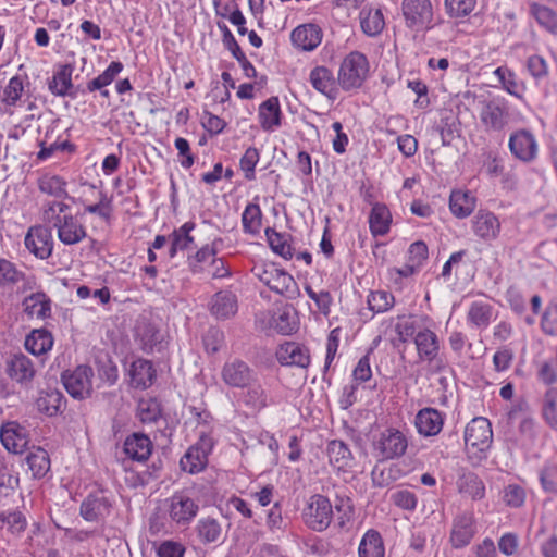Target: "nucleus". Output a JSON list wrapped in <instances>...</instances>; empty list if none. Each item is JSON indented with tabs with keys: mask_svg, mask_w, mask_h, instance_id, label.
Returning <instances> with one entry per match:
<instances>
[{
	"mask_svg": "<svg viewBox=\"0 0 557 557\" xmlns=\"http://www.w3.org/2000/svg\"><path fill=\"white\" fill-rule=\"evenodd\" d=\"M475 197L468 190H453L449 197V209L458 219L469 216L475 209Z\"/></svg>",
	"mask_w": 557,
	"mask_h": 557,
	"instance_id": "36",
	"label": "nucleus"
},
{
	"mask_svg": "<svg viewBox=\"0 0 557 557\" xmlns=\"http://www.w3.org/2000/svg\"><path fill=\"white\" fill-rule=\"evenodd\" d=\"M540 480L542 486L547 492H554L557 490V466L547 463L541 471Z\"/></svg>",
	"mask_w": 557,
	"mask_h": 557,
	"instance_id": "64",
	"label": "nucleus"
},
{
	"mask_svg": "<svg viewBox=\"0 0 557 557\" xmlns=\"http://www.w3.org/2000/svg\"><path fill=\"white\" fill-rule=\"evenodd\" d=\"M457 487L459 493L468 495L474 500L485 496V485L474 472L462 469L458 474Z\"/></svg>",
	"mask_w": 557,
	"mask_h": 557,
	"instance_id": "30",
	"label": "nucleus"
},
{
	"mask_svg": "<svg viewBox=\"0 0 557 557\" xmlns=\"http://www.w3.org/2000/svg\"><path fill=\"white\" fill-rule=\"evenodd\" d=\"M479 117L487 134H500L509 125L511 114L508 101L494 97L479 102Z\"/></svg>",
	"mask_w": 557,
	"mask_h": 557,
	"instance_id": "2",
	"label": "nucleus"
},
{
	"mask_svg": "<svg viewBox=\"0 0 557 557\" xmlns=\"http://www.w3.org/2000/svg\"><path fill=\"white\" fill-rule=\"evenodd\" d=\"M0 522L2 525H7L8 530L12 534H21L27 527L25 516L17 510H9L0 512Z\"/></svg>",
	"mask_w": 557,
	"mask_h": 557,
	"instance_id": "53",
	"label": "nucleus"
},
{
	"mask_svg": "<svg viewBox=\"0 0 557 557\" xmlns=\"http://www.w3.org/2000/svg\"><path fill=\"white\" fill-rule=\"evenodd\" d=\"M252 272L271 290L287 299H295L299 295L294 277L273 263L255 265Z\"/></svg>",
	"mask_w": 557,
	"mask_h": 557,
	"instance_id": "3",
	"label": "nucleus"
},
{
	"mask_svg": "<svg viewBox=\"0 0 557 557\" xmlns=\"http://www.w3.org/2000/svg\"><path fill=\"white\" fill-rule=\"evenodd\" d=\"M196 532L202 544L216 543L223 535L221 523L211 517L200 519L196 525Z\"/></svg>",
	"mask_w": 557,
	"mask_h": 557,
	"instance_id": "42",
	"label": "nucleus"
},
{
	"mask_svg": "<svg viewBox=\"0 0 557 557\" xmlns=\"http://www.w3.org/2000/svg\"><path fill=\"white\" fill-rule=\"evenodd\" d=\"M66 181L59 175H44L38 181V188L41 193L52 196L57 199H67L76 203V198L69 195L66 190Z\"/></svg>",
	"mask_w": 557,
	"mask_h": 557,
	"instance_id": "35",
	"label": "nucleus"
},
{
	"mask_svg": "<svg viewBox=\"0 0 557 557\" xmlns=\"http://www.w3.org/2000/svg\"><path fill=\"white\" fill-rule=\"evenodd\" d=\"M129 375L134 387L146 389L152 385L157 373L151 361L137 359L131 364Z\"/></svg>",
	"mask_w": 557,
	"mask_h": 557,
	"instance_id": "29",
	"label": "nucleus"
},
{
	"mask_svg": "<svg viewBox=\"0 0 557 557\" xmlns=\"http://www.w3.org/2000/svg\"><path fill=\"white\" fill-rule=\"evenodd\" d=\"M94 370L91 367L82 364L73 371L62 374V383L67 393L76 399H85L92 392Z\"/></svg>",
	"mask_w": 557,
	"mask_h": 557,
	"instance_id": "7",
	"label": "nucleus"
},
{
	"mask_svg": "<svg viewBox=\"0 0 557 557\" xmlns=\"http://www.w3.org/2000/svg\"><path fill=\"white\" fill-rule=\"evenodd\" d=\"M74 66L72 64H62L54 72L52 78L48 82V88L54 96L75 97L71 90L73 89L72 74Z\"/></svg>",
	"mask_w": 557,
	"mask_h": 557,
	"instance_id": "24",
	"label": "nucleus"
},
{
	"mask_svg": "<svg viewBox=\"0 0 557 557\" xmlns=\"http://www.w3.org/2000/svg\"><path fill=\"white\" fill-rule=\"evenodd\" d=\"M429 251L425 243L419 240L409 246L408 262L420 269L423 262L428 259Z\"/></svg>",
	"mask_w": 557,
	"mask_h": 557,
	"instance_id": "62",
	"label": "nucleus"
},
{
	"mask_svg": "<svg viewBox=\"0 0 557 557\" xmlns=\"http://www.w3.org/2000/svg\"><path fill=\"white\" fill-rule=\"evenodd\" d=\"M327 456L330 463L337 470H347L352 467L354 457L346 443L333 440L327 444Z\"/></svg>",
	"mask_w": 557,
	"mask_h": 557,
	"instance_id": "34",
	"label": "nucleus"
},
{
	"mask_svg": "<svg viewBox=\"0 0 557 557\" xmlns=\"http://www.w3.org/2000/svg\"><path fill=\"white\" fill-rule=\"evenodd\" d=\"M195 228V223L186 222L180 228L174 230L171 235V240L180 249L185 250L194 242L190 232Z\"/></svg>",
	"mask_w": 557,
	"mask_h": 557,
	"instance_id": "59",
	"label": "nucleus"
},
{
	"mask_svg": "<svg viewBox=\"0 0 557 557\" xmlns=\"http://www.w3.org/2000/svg\"><path fill=\"white\" fill-rule=\"evenodd\" d=\"M493 318V307L491 304L476 300L473 301L468 310L467 319L476 329H486Z\"/></svg>",
	"mask_w": 557,
	"mask_h": 557,
	"instance_id": "40",
	"label": "nucleus"
},
{
	"mask_svg": "<svg viewBox=\"0 0 557 557\" xmlns=\"http://www.w3.org/2000/svg\"><path fill=\"white\" fill-rule=\"evenodd\" d=\"M265 236L271 249L283 257L286 260L293 258V248L287 240V236L285 234L278 233L273 228L268 227L265 230Z\"/></svg>",
	"mask_w": 557,
	"mask_h": 557,
	"instance_id": "47",
	"label": "nucleus"
},
{
	"mask_svg": "<svg viewBox=\"0 0 557 557\" xmlns=\"http://www.w3.org/2000/svg\"><path fill=\"white\" fill-rule=\"evenodd\" d=\"M493 431L491 422L483 417L472 419L465 430V443L470 460L480 461L483 454L491 447Z\"/></svg>",
	"mask_w": 557,
	"mask_h": 557,
	"instance_id": "4",
	"label": "nucleus"
},
{
	"mask_svg": "<svg viewBox=\"0 0 557 557\" xmlns=\"http://www.w3.org/2000/svg\"><path fill=\"white\" fill-rule=\"evenodd\" d=\"M259 150L255 147H249L240 158L239 164L246 180L252 181L256 178L255 168L259 162Z\"/></svg>",
	"mask_w": 557,
	"mask_h": 557,
	"instance_id": "58",
	"label": "nucleus"
},
{
	"mask_svg": "<svg viewBox=\"0 0 557 557\" xmlns=\"http://www.w3.org/2000/svg\"><path fill=\"white\" fill-rule=\"evenodd\" d=\"M403 15L409 28H431L433 8L430 0H404Z\"/></svg>",
	"mask_w": 557,
	"mask_h": 557,
	"instance_id": "9",
	"label": "nucleus"
},
{
	"mask_svg": "<svg viewBox=\"0 0 557 557\" xmlns=\"http://www.w3.org/2000/svg\"><path fill=\"white\" fill-rule=\"evenodd\" d=\"M414 345L418 357L421 361L433 360L440 354V339L437 335L429 330H420L414 336Z\"/></svg>",
	"mask_w": 557,
	"mask_h": 557,
	"instance_id": "25",
	"label": "nucleus"
},
{
	"mask_svg": "<svg viewBox=\"0 0 557 557\" xmlns=\"http://www.w3.org/2000/svg\"><path fill=\"white\" fill-rule=\"evenodd\" d=\"M237 297L230 290L215 293L210 302V312L220 320L228 319L237 312Z\"/></svg>",
	"mask_w": 557,
	"mask_h": 557,
	"instance_id": "23",
	"label": "nucleus"
},
{
	"mask_svg": "<svg viewBox=\"0 0 557 557\" xmlns=\"http://www.w3.org/2000/svg\"><path fill=\"white\" fill-rule=\"evenodd\" d=\"M25 460L34 478L40 479L50 470L49 455L40 447L29 451Z\"/></svg>",
	"mask_w": 557,
	"mask_h": 557,
	"instance_id": "43",
	"label": "nucleus"
},
{
	"mask_svg": "<svg viewBox=\"0 0 557 557\" xmlns=\"http://www.w3.org/2000/svg\"><path fill=\"white\" fill-rule=\"evenodd\" d=\"M168 502L169 516L178 525H188L198 513V504L184 493H175Z\"/></svg>",
	"mask_w": 557,
	"mask_h": 557,
	"instance_id": "14",
	"label": "nucleus"
},
{
	"mask_svg": "<svg viewBox=\"0 0 557 557\" xmlns=\"http://www.w3.org/2000/svg\"><path fill=\"white\" fill-rule=\"evenodd\" d=\"M333 515L330 499L321 494H314L304 509V521L309 529L322 532L330 527Z\"/></svg>",
	"mask_w": 557,
	"mask_h": 557,
	"instance_id": "6",
	"label": "nucleus"
},
{
	"mask_svg": "<svg viewBox=\"0 0 557 557\" xmlns=\"http://www.w3.org/2000/svg\"><path fill=\"white\" fill-rule=\"evenodd\" d=\"M53 346L51 333L45 329L33 330L25 339V348L35 356L49 351Z\"/></svg>",
	"mask_w": 557,
	"mask_h": 557,
	"instance_id": "38",
	"label": "nucleus"
},
{
	"mask_svg": "<svg viewBox=\"0 0 557 557\" xmlns=\"http://www.w3.org/2000/svg\"><path fill=\"white\" fill-rule=\"evenodd\" d=\"M394 330L397 335V338L392 341L394 346H397V342L405 344L408 343L410 338L414 339L416 334L419 332L417 320L412 315L397 317Z\"/></svg>",
	"mask_w": 557,
	"mask_h": 557,
	"instance_id": "45",
	"label": "nucleus"
},
{
	"mask_svg": "<svg viewBox=\"0 0 557 557\" xmlns=\"http://www.w3.org/2000/svg\"><path fill=\"white\" fill-rule=\"evenodd\" d=\"M244 403L252 410L260 411L269 405V395L260 384L251 383L246 387Z\"/></svg>",
	"mask_w": 557,
	"mask_h": 557,
	"instance_id": "46",
	"label": "nucleus"
},
{
	"mask_svg": "<svg viewBox=\"0 0 557 557\" xmlns=\"http://www.w3.org/2000/svg\"><path fill=\"white\" fill-rule=\"evenodd\" d=\"M66 400L63 394L58 389L41 391L36 400L37 408L40 412L49 417L57 416L65 408Z\"/></svg>",
	"mask_w": 557,
	"mask_h": 557,
	"instance_id": "33",
	"label": "nucleus"
},
{
	"mask_svg": "<svg viewBox=\"0 0 557 557\" xmlns=\"http://www.w3.org/2000/svg\"><path fill=\"white\" fill-rule=\"evenodd\" d=\"M76 200V203L84 206L85 213L96 214L104 221L110 219L112 212L111 199L104 193H99V200L94 205H85V201L82 198Z\"/></svg>",
	"mask_w": 557,
	"mask_h": 557,
	"instance_id": "52",
	"label": "nucleus"
},
{
	"mask_svg": "<svg viewBox=\"0 0 557 557\" xmlns=\"http://www.w3.org/2000/svg\"><path fill=\"white\" fill-rule=\"evenodd\" d=\"M531 12L537 23L552 33H557V13L550 8L534 3Z\"/></svg>",
	"mask_w": 557,
	"mask_h": 557,
	"instance_id": "50",
	"label": "nucleus"
},
{
	"mask_svg": "<svg viewBox=\"0 0 557 557\" xmlns=\"http://www.w3.org/2000/svg\"><path fill=\"white\" fill-rule=\"evenodd\" d=\"M275 356L282 366L307 368L310 363L309 349L295 342H286L280 345Z\"/></svg>",
	"mask_w": 557,
	"mask_h": 557,
	"instance_id": "18",
	"label": "nucleus"
},
{
	"mask_svg": "<svg viewBox=\"0 0 557 557\" xmlns=\"http://www.w3.org/2000/svg\"><path fill=\"white\" fill-rule=\"evenodd\" d=\"M510 152L520 161L531 162L537 154V143L533 134L527 129L512 133L508 143Z\"/></svg>",
	"mask_w": 557,
	"mask_h": 557,
	"instance_id": "15",
	"label": "nucleus"
},
{
	"mask_svg": "<svg viewBox=\"0 0 557 557\" xmlns=\"http://www.w3.org/2000/svg\"><path fill=\"white\" fill-rule=\"evenodd\" d=\"M293 45L304 51L314 50L322 40V30L315 24H304L290 34Z\"/></svg>",
	"mask_w": 557,
	"mask_h": 557,
	"instance_id": "19",
	"label": "nucleus"
},
{
	"mask_svg": "<svg viewBox=\"0 0 557 557\" xmlns=\"http://www.w3.org/2000/svg\"><path fill=\"white\" fill-rule=\"evenodd\" d=\"M271 326L282 335H289L297 331L296 313L288 308H284L274 313L271 320Z\"/></svg>",
	"mask_w": 557,
	"mask_h": 557,
	"instance_id": "44",
	"label": "nucleus"
},
{
	"mask_svg": "<svg viewBox=\"0 0 557 557\" xmlns=\"http://www.w3.org/2000/svg\"><path fill=\"white\" fill-rule=\"evenodd\" d=\"M476 0H445V9L450 17H463L475 8Z\"/></svg>",
	"mask_w": 557,
	"mask_h": 557,
	"instance_id": "57",
	"label": "nucleus"
},
{
	"mask_svg": "<svg viewBox=\"0 0 557 557\" xmlns=\"http://www.w3.org/2000/svg\"><path fill=\"white\" fill-rule=\"evenodd\" d=\"M24 245L36 258L48 259L54 245L51 230L45 225L30 226L25 235Z\"/></svg>",
	"mask_w": 557,
	"mask_h": 557,
	"instance_id": "11",
	"label": "nucleus"
},
{
	"mask_svg": "<svg viewBox=\"0 0 557 557\" xmlns=\"http://www.w3.org/2000/svg\"><path fill=\"white\" fill-rule=\"evenodd\" d=\"M358 555L359 557H384L385 548L377 531L370 529L363 534L358 547Z\"/></svg>",
	"mask_w": 557,
	"mask_h": 557,
	"instance_id": "37",
	"label": "nucleus"
},
{
	"mask_svg": "<svg viewBox=\"0 0 557 557\" xmlns=\"http://www.w3.org/2000/svg\"><path fill=\"white\" fill-rule=\"evenodd\" d=\"M542 413L546 423L557 431V387H550L544 394Z\"/></svg>",
	"mask_w": 557,
	"mask_h": 557,
	"instance_id": "49",
	"label": "nucleus"
},
{
	"mask_svg": "<svg viewBox=\"0 0 557 557\" xmlns=\"http://www.w3.org/2000/svg\"><path fill=\"white\" fill-rule=\"evenodd\" d=\"M503 499L507 506L518 508L522 506L525 500V492L518 484H509L504 490Z\"/></svg>",
	"mask_w": 557,
	"mask_h": 557,
	"instance_id": "61",
	"label": "nucleus"
},
{
	"mask_svg": "<svg viewBox=\"0 0 557 557\" xmlns=\"http://www.w3.org/2000/svg\"><path fill=\"white\" fill-rule=\"evenodd\" d=\"M369 70L367 57L359 51H352L339 65L337 83L346 91L360 88L368 77Z\"/></svg>",
	"mask_w": 557,
	"mask_h": 557,
	"instance_id": "5",
	"label": "nucleus"
},
{
	"mask_svg": "<svg viewBox=\"0 0 557 557\" xmlns=\"http://www.w3.org/2000/svg\"><path fill=\"white\" fill-rule=\"evenodd\" d=\"M262 212L257 203H249L246 206L243 215L242 223L245 233L256 235L261 228Z\"/></svg>",
	"mask_w": 557,
	"mask_h": 557,
	"instance_id": "48",
	"label": "nucleus"
},
{
	"mask_svg": "<svg viewBox=\"0 0 557 557\" xmlns=\"http://www.w3.org/2000/svg\"><path fill=\"white\" fill-rule=\"evenodd\" d=\"M221 377L227 386L233 388H246L257 381L253 369L240 359L226 361L222 367Z\"/></svg>",
	"mask_w": 557,
	"mask_h": 557,
	"instance_id": "10",
	"label": "nucleus"
},
{
	"mask_svg": "<svg viewBox=\"0 0 557 557\" xmlns=\"http://www.w3.org/2000/svg\"><path fill=\"white\" fill-rule=\"evenodd\" d=\"M394 305V296L385 290L371 292L368 296V306L373 312H385Z\"/></svg>",
	"mask_w": 557,
	"mask_h": 557,
	"instance_id": "56",
	"label": "nucleus"
},
{
	"mask_svg": "<svg viewBox=\"0 0 557 557\" xmlns=\"http://www.w3.org/2000/svg\"><path fill=\"white\" fill-rule=\"evenodd\" d=\"M527 67L531 76L535 79L544 78L548 74L546 60L537 54L528 58Z\"/></svg>",
	"mask_w": 557,
	"mask_h": 557,
	"instance_id": "63",
	"label": "nucleus"
},
{
	"mask_svg": "<svg viewBox=\"0 0 557 557\" xmlns=\"http://www.w3.org/2000/svg\"><path fill=\"white\" fill-rule=\"evenodd\" d=\"M473 231L480 238L493 240L499 234L500 223L494 213L479 211L473 220Z\"/></svg>",
	"mask_w": 557,
	"mask_h": 557,
	"instance_id": "26",
	"label": "nucleus"
},
{
	"mask_svg": "<svg viewBox=\"0 0 557 557\" xmlns=\"http://www.w3.org/2000/svg\"><path fill=\"white\" fill-rule=\"evenodd\" d=\"M212 447V440L208 436H201L199 441L191 445L181 458V469L190 474L203 471L208 465V456L211 453Z\"/></svg>",
	"mask_w": 557,
	"mask_h": 557,
	"instance_id": "8",
	"label": "nucleus"
},
{
	"mask_svg": "<svg viewBox=\"0 0 557 557\" xmlns=\"http://www.w3.org/2000/svg\"><path fill=\"white\" fill-rule=\"evenodd\" d=\"M305 290L307 295L312 299L318 309L324 314L327 315L330 313V308L333 302V298L327 290H321L319 293L314 292L311 286H305Z\"/></svg>",
	"mask_w": 557,
	"mask_h": 557,
	"instance_id": "60",
	"label": "nucleus"
},
{
	"mask_svg": "<svg viewBox=\"0 0 557 557\" xmlns=\"http://www.w3.org/2000/svg\"><path fill=\"white\" fill-rule=\"evenodd\" d=\"M136 336L140 341L141 348L146 352L160 350L163 335L153 324L143 323L137 326Z\"/></svg>",
	"mask_w": 557,
	"mask_h": 557,
	"instance_id": "41",
	"label": "nucleus"
},
{
	"mask_svg": "<svg viewBox=\"0 0 557 557\" xmlns=\"http://www.w3.org/2000/svg\"><path fill=\"white\" fill-rule=\"evenodd\" d=\"M22 305L28 317L46 320L51 315V299L44 292L30 294L24 298Z\"/></svg>",
	"mask_w": 557,
	"mask_h": 557,
	"instance_id": "28",
	"label": "nucleus"
},
{
	"mask_svg": "<svg viewBox=\"0 0 557 557\" xmlns=\"http://www.w3.org/2000/svg\"><path fill=\"white\" fill-rule=\"evenodd\" d=\"M408 443L405 435L396 429L383 431L379 438L373 442L376 455L382 459H393L405 454Z\"/></svg>",
	"mask_w": 557,
	"mask_h": 557,
	"instance_id": "12",
	"label": "nucleus"
},
{
	"mask_svg": "<svg viewBox=\"0 0 557 557\" xmlns=\"http://www.w3.org/2000/svg\"><path fill=\"white\" fill-rule=\"evenodd\" d=\"M414 424L419 434L423 436H434L441 432L444 419L437 409L423 408L418 411Z\"/></svg>",
	"mask_w": 557,
	"mask_h": 557,
	"instance_id": "22",
	"label": "nucleus"
},
{
	"mask_svg": "<svg viewBox=\"0 0 557 557\" xmlns=\"http://www.w3.org/2000/svg\"><path fill=\"white\" fill-rule=\"evenodd\" d=\"M360 25L367 36H377L385 26L382 11L380 9L363 8L360 11Z\"/></svg>",
	"mask_w": 557,
	"mask_h": 557,
	"instance_id": "39",
	"label": "nucleus"
},
{
	"mask_svg": "<svg viewBox=\"0 0 557 557\" xmlns=\"http://www.w3.org/2000/svg\"><path fill=\"white\" fill-rule=\"evenodd\" d=\"M309 81L312 87L329 98H335L336 81L326 66H315L311 70Z\"/></svg>",
	"mask_w": 557,
	"mask_h": 557,
	"instance_id": "31",
	"label": "nucleus"
},
{
	"mask_svg": "<svg viewBox=\"0 0 557 557\" xmlns=\"http://www.w3.org/2000/svg\"><path fill=\"white\" fill-rule=\"evenodd\" d=\"M5 373L16 384L28 387L32 385L37 370L28 356L17 352L7 359Z\"/></svg>",
	"mask_w": 557,
	"mask_h": 557,
	"instance_id": "13",
	"label": "nucleus"
},
{
	"mask_svg": "<svg viewBox=\"0 0 557 557\" xmlns=\"http://www.w3.org/2000/svg\"><path fill=\"white\" fill-rule=\"evenodd\" d=\"M111 511V503L102 492L88 495L81 504L79 515L89 522L104 520Z\"/></svg>",
	"mask_w": 557,
	"mask_h": 557,
	"instance_id": "17",
	"label": "nucleus"
},
{
	"mask_svg": "<svg viewBox=\"0 0 557 557\" xmlns=\"http://www.w3.org/2000/svg\"><path fill=\"white\" fill-rule=\"evenodd\" d=\"M82 215L73 214L70 205L63 200L47 201L42 206V220L57 230L59 240L66 246L79 244L87 237Z\"/></svg>",
	"mask_w": 557,
	"mask_h": 557,
	"instance_id": "1",
	"label": "nucleus"
},
{
	"mask_svg": "<svg viewBox=\"0 0 557 557\" xmlns=\"http://www.w3.org/2000/svg\"><path fill=\"white\" fill-rule=\"evenodd\" d=\"M392 214L384 203L373 205L369 214V227L374 237L384 236L389 232Z\"/></svg>",
	"mask_w": 557,
	"mask_h": 557,
	"instance_id": "32",
	"label": "nucleus"
},
{
	"mask_svg": "<svg viewBox=\"0 0 557 557\" xmlns=\"http://www.w3.org/2000/svg\"><path fill=\"white\" fill-rule=\"evenodd\" d=\"M123 449L131 459L144 461L148 459L151 454L152 443L147 435L133 433L126 437Z\"/></svg>",
	"mask_w": 557,
	"mask_h": 557,
	"instance_id": "27",
	"label": "nucleus"
},
{
	"mask_svg": "<svg viewBox=\"0 0 557 557\" xmlns=\"http://www.w3.org/2000/svg\"><path fill=\"white\" fill-rule=\"evenodd\" d=\"M258 119L265 132H273L282 124V111L277 97H270L259 106Z\"/></svg>",
	"mask_w": 557,
	"mask_h": 557,
	"instance_id": "21",
	"label": "nucleus"
},
{
	"mask_svg": "<svg viewBox=\"0 0 557 557\" xmlns=\"http://www.w3.org/2000/svg\"><path fill=\"white\" fill-rule=\"evenodd\" d=\"M24 92V84L21 76L15 75L10 78L8 85L3 89L2 102L7 107H15L21 100Z\"/></svg>",
	"mask_w": 557,
	"mask_h": 557,
	"instance_id": "54",
	"label": "nucleus"
},
{
	"mask_svg": "<svg viewBox=\"0 0 557 557\" xmlns=\"http://www.w3.org/2000/svg\"><path fill=\"white\" fill-rule=\"evenodd\" d=\"M475 532L474 518L471 515H461L457 517L450 532V542L453 547H466L472 541Z\"/></svg>",
	"mask_w": 557,
	"mask_h": 557,
	"instance_id": "20",
	"label": "nucleus"
},
{
	"mask_svg": "<svg viewBox=\"0 0 557 557\" xmlns=\"http://www.w3.org/2000/svg\"><path fill=\"white\" fill-rule=\"evenodd\" d=\"M161 416L160 404L152 398L140 399L137 406V417L143 423L156 422Z\"/></svg>",
	"mask_w": 557,
	"mask_h": 557,
	"instance_id": "55",
	"label": "nucleus"
},
{
	"mask_svg": "<svg viewBox=\"0 0 557 557\" xmlns=\"http://www.w3.org/2000/svg\"><path fill=\"white\" fill-rule=\"evenodd\" d=\"M0 440L4 448L13 454H22L26 449L29 438L26 428L16 421L2 424Z\"/></svg>",
	"mask_w": 557,
	"mask_h": 557,
	"instance_id": "16",
	"label": "nucleus"
},
{
	"mask_svg": "<svg viewBox=\"0 0 557 557\" xmlns=\"http://www.w3.org/2000/svg\"><path fill=\"white\" fill-rule=\"evenodd\" d=\"M25 277V273L18 270L13 262L0 259V286H13L24 281Z\"/></svg>",
	"mask_w": 557,
	"mask_h": 557,
	"instance_id": "51",
	"label": "nucleus"
}]
</instances>
